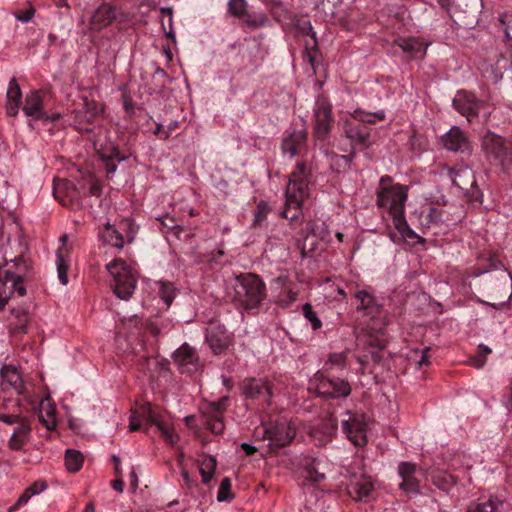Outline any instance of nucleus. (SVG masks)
<instances>
[{"mask_svg":"<svg viewBox=\"0 0 512 512\" xmlns=\"http://www.w3.org/2000/svg\"><path fill=\"white\" fill-rule=\"evenodd\" d=\"M389 177H382L376 193V204L380 209L382 218H391L395 229L398 232L414 235L405 218V206L408 199L407 186L396 184H385Z\"/></svg>","mask_w":512,"mask_h":512,"instance_id":"obj_1","label":"nucleus"},{"mask_svg":"<svg viewBox=\"0 0 512 512\" xmlns=\"http://www.w3.org/2000/svg\"><path fill=\"white\" fill-rule=\"evenodd\" d=\"M309 195L310 189L306 165L303 162H298L295 170L289 177L285 193V207L281 212L282 217L292 221L298 219L301 215V207Z\"/></svg>","mask_w":512,"mask_h":512,"instance_id":"obj_2","label":"nucleus"},{"mask_svg":"<svg viewBox=\"0 0 512 512\" xmlns=\"http://www.w3.org/2000/svg\"><path fill=\"white\" fill-rule=\"evenodd\" d=\"M6 268L0 269V310H3L9 299L26 293L23 278L28 272V265L21 256L11 259V265L5 258Z\"/></svg>","mask_w":512,"mask_h":512,"instance_id":"obj_3","label":"nucleus"},{"mask_svg":"<svg viewBox=\"0 0 512 512\" xmlns=\"http://www.w3.org/2000/svg\"><path fill=\"white\" fill-rule=\"evenodd\" d=\"M0 421L7 425H16L8 439L7 446L12 451H20L27 445L32 436L31 422L23 416L19 401L9 405L0 404Z\"/></svg>","mask_w":512,"mask_h":512,"instance_id":"obj_4","label":"nucleus"},{"mask_svg":"<svg viewBox=\"0 0 512 512\" xmlns=\"http://www.w3.org/2000/svg\"><path fill=\"white\" fill-rule=\"evenodd\" d=\"M233 301L247 311L257 310L266 297L263 280L251 273L236 277Z\"/></svg>","mask_w":512,"mask_h":512,"instance_id":"obj_5","label":"nucleus"},{"mask_svg":"<svg viewBox=\"0 0 512 512\" xmlns=\"http://www.w3.org/2000/svg\"><path fill=\"white\" fill-rule=\"evenodd\" d=\"M124 14L120 8L108 2H103L93 9L87 17L82 16L78 22V28L84 35L100 32L111 26L114 22H121Z\"/></svg>","mask_w":512,"mask_h":512,"instance_id":"obj_6","label":"nucleus"},{"mask_svg":"<svg viewBox=\"0 0 512 512\" xmlns=\"http://www.w3.org/2000/svg\"><path fill=\"white\" fill-rule=\"evenodd\" d=\"M111 276V287L114 294L122 300H128L133 294L137 283V271L124 260L117 258L106 265Z\"/></svg>","mask_w":512,"mask_h":512,"instance_id":"obj_7","label":"nucleus"},{"mask_svg":"<svg viewBox=\"0 0 512 512\" xmlns=\"http://www.w3.org/2000/svg\"><path fill=\"white\" fill-rule=\"evenodd\" d=\"M145 424L154 425L166 442L175 444L178 441V436L174 433L172 426L162 415L158 414L149 403L142 405L131 416L129 430H139Z\"/></svg>","mask_w":512,"mask_h":512,"instance_id":"obj_8","label":"nucleus"},{"mask_svg":"<svg viewBox=\"0 0 512 512\" xmlns=\"http://www.w3.org/2000/svg\"><path fill=\"white\" fill-rule=\"evenodd\" d=\"M262 439L269 441L271 449L275 447H284L292 442L296 434V428L291 421L281 418L275 422H270L261 429Z\"/></svg>","mask_w":512,"mask_h":512,"instance_id":"obj_9","label":"nucleus"},{"mask_svg":"<svg viewBox=\"0 0 512 512\" xmlns=\"http://www.w3.org/2000/svg\"><path fill=\"white\" fill-rule=\"evenodd\" d=\"M486 155L507 170L512 164V144L501 136L487 133L483 138Z\"/></svg>","mask_w":512,"mask_h":512,"instance_id":"obj_10","label":"nucleus"},{"mask_svg":"<svg viewBox=\"0 0 512 512\" xmlns=\"http://www.w3.org/2000/svg\"><path fill=\"white\" fill-rule=\"evenodd\" d=\"M314 127L313 133L318 140H325L329 135L333 116H332V105L327 98L320 96L316 99L314 106Z\"/></svg>","mask_w":512,"mask_h":512,"instance_id":"obj_11","label":"nucleus"},{"mask_svg":"<svg viewBox=\"0 0 512 512\" xmlns=\"http://www.w3.org/2000/svg\"><path fill=\"white\" fill-rule=\"evenodd\" d=\"M343 432L355 446L367 443V423L362 415H353L349 411L341 421Z\"/></svg>","mask_w":512,"mask_h":512,"instance_id":"obj_12","label":"nucleus"},{"mask_svg":"<svg viewBox=\"0 0 512 512\" xmlns=\"http://www.w3.org/2000/svg\"><path fill=\"white\" fill-rule=\"evenodd\" d=\"M452 105L458 113L471 122L473 118L478 116L484 102L471 92L459 90L453 98Z\"/></svg>","mask_w":512,"mask_h":512,"instance_id":"obj_13","label":"nucleus"},{"mask_svg":"<svg viewBox=\"0 0 512 512\" xmlns=\"http://www.w3.org/2000/svg\"><path fill=\"white\" fill-rule=\"evenodd\" d=\"M358 302L357 310L365 312L373 321L379 320V324L373 326V329H381L386 325V315L382 310V306L376 302L375 297L366 290H359L355 294Z\"/></svg>","mask_w":512,"mask_h":512,"instance_id":"obj_14","label":"nucleus"},{"mask_svg":"<svg viewBox=\"0 0 512 512\" xmlns=\"http://www.w3.org/2000/svg\"><path fill=\"white\" fill-rule=\"evenodd\" d=\"M307 131L301 127H290L284 135L281 144L282 154L293 159L306 147Z\"/></svg>","mask_w":512,"mask_h":512,"instance_id":"obj_15","label":"nucleus"},{"mask_svg":"<svg viewBox=\"0 0 512 512\" xmlns=\"http://www.w3.org/2000/svg\"><path fill=\"white\" fill-rule=\"evenodd\" d=\"M398 475L402 479V482L399 484L401 490L408 494L420 492V476H422V472L416 464L400 462L398 465Z\"/></svg>","mask_w":512,"mask_h":512,"instance_id":"obj_16","label":"nucleus"},{"mask_svg":"<svg viewBox=\"0 0 512 512\" xmlns=\"http://www.w3.org/2000/svg\"><path fill=\"white\" fill-rule=\"evenodd\" d=\"M227 400V397H223L218 402L205 404L202 408V414L206 419L207 428L213 434H221L224 430L222 415L226 409Z\"/></svg>","mask_w":512,"mask_h":512,"instance_id":"obj_17","label":"nucleus"},{"mask_svg":"<svg viewBox=\"0 0 512 512\" xmlns=\"http://www.w3.org/2000/svg\"><path fill=\"white\" fill-rule=\"evenodd\" d=\"M414 216L417 217L422 229H429L450 221L449 213L443 207L431 204L422 206L419 211H415Z\"/></svg>","mask_w":512,"mask_h":512,"instance_id":"obj_18","label":"nucleus"},{"mask_svg":"<svg viewBox=\"0 0 512 512\" xmlns=\"http://www.w3.org/2000/svg\"><path fill=\"white\" fill-rule=\"evenodd\" d=\"M22 110L25 116L33 121L50 119L44 111L40 91L32 90L26 94Z\"/></svg>","mask_w":512,"mask_h":512,"instance_id":"obj_19","label":"nucleus"},{"mask_svg":"<svg viewBox=\"0 0 512 512\" xmlns=\"http://www.w3.org/2000/svg\"><path fill=\"white\" fill-rule=\"evenodd\" d=\"M318 392L325 397H347L351 387L348 382L339 378H323L319 381Z\"/></svg>","mask_w":512,"mask_h":512,"instance_id":"obj_20","label":"nucleus"},{"mask_svg":"<svg viewBox=\"0 0 512 512\" xmlns=\"http://www.w3.org/2000/svg\"><path fill=\"white\" fill-rule=\"evenodd\" d=\"M374 489L371 477L361 474L352 476L347 485L348 494L356 501H365Z\"/></svg>","mask_w":512,"mask_h":512,"instance_id":"obj_21","label":"nucleus"},{"mask_svg":"<svg viewBox=\"0 0 512 512\" xmlns=\"http://www.w3.org/2000/svg\"><path fill=\"white\" fill-rule=\"evenodd\" d=\"M174 361L182 372L193 373L199 369L198 355L196 351L187 344L181 345L174 352Z\"/></svg>","mask_w":512,"mask_h":512,"instance_id":"obj_22","label":"nucleus"},{"mask_svg":"<svg viewBox=\"0 0 512 512\" xmlns=\"http://www.w3.org/2000/svg\"><path fill=\"white\" fill-rule=\"evenodd\" d=\"M333 464L325 457L313 458L305 468V478L311 482H321L332 470Z\"/></svg>","mask_w":512,"mask_h":512,"instance_id":"obj_23","label":"nucleus"},{"mask_svg":"<svg viewBox=\"0 0 512 512\" xmlns=\"http://www.w3.org/2000/svg\"><path fill=\"white\" fill-rule=\"evenodd\" d=\"M1 387L3 390H14L17 394L24 393V382L21 373L12 365L1 368Z\"/></svg>","mask_w":512,"mask_h":512,"instance_id":"obj_24","label":"nucleus"},{"mask_svg":"<svg viewBox=\"0 0 512 512\" xmlns=\"http://www.w3.org/2000/svg\"><path fill=\"white\" fill-rule=\"evenodd\" d=\"M206 340L215 354L222 353L230 344V336L221 325L210 327L207 330Z\"/></svg>","mask_w":512,"mask_h":512,"instance_id":"obj_25","label":"nucleus"},{"mask_svg":"<svg viewBox=\"0 0 512 512\" xmlns=\"http://www.w3.org/2000/svg\"><path fill=\"white\" fill-rule=\"evenodd\" d=\"M37 415L40 423L47 430H54L57 426L56 406L50 397L43 398L37 407Z\"/></svg>","mask_w":512,"mask_h":512,"instance_id":"obj_26","label":"nucleus"},{"mask_svg":"<svg viewBox=\"0 0 512 512\" xmlns=\"http://www.w3.org/2000/svg\"><path fill=\"white\" fill-rule=\"evenodd\" d=\"M443 144L447 150L450 151H463L467 149L468 142L463 131L457 127L453 126L443 137Z\"/></svg>","mask_w":512,"mask_h":512,"instance_id":"obj_27","label":"nucleus"},{"mask_svg":"<svg viewBox=\"0 0 512 512\" xmlns=\"http://www.w3.org/2000/svg\"><path fill=\"white\" fill-rule=\"evenodd\" d=\"M6 96H7L6 112L9 116L15 117L19 113L21 99H22L21 89L17 83L16 78H12L9 81Z\"/></svg>","mask_w":512,"mask_h":512,"instance_id":"obj_28","label":"nucleus"},{"mask_svg":"<svg viewBox=\"0 0 512 512\" xmlns=\"http://www.w3.org/2000/svg\"><path fill=\"white\" fill-rule=\"evenodd\" d=\"M241 387L244 395L248 398H258L271 394L270 386L263 379L244 380Z\"/></svg>","mask_w":512,"mask_h":512,"instance_id":"obj_29","label":"nucleus"},{"mask_svg":"<svg viewBox=\"0 0 512 512\" xmlns=\"http://www.w3.org/2000/svg\"><path fill=\"white\" fill-rule=\"evenodd\" d=\"M453 184L461 190H468L476 183L474 172L468 167H460L451 172Z\"/></svg>","mask_w":512,"mask_h":512,"instance_id":"obj_30","label":"nucleus"},{"mask_svg":"<svg viewBox=\"0 0 512 512\" xmlns=\"http://www.w3.org/2000/svg\"><path fill=\"white\" fill-rule=\"evenodd\" d=\"M398 45L403 52L409 54L412 58L423 57L427 50V44L419 38H403L398 41Z\"/></svg>","mask_w":512,"mask_h":512,"instance_id":"obj_31","label":"nucleus"},{"mask_svg":"<svg viewBox=\"0 0 512 512\" xmlns=\"http://www.w3.org/2000/svg\"><path fill=\"white\" fill-rule=\"evenodd\" d=\"M99 237L103 242L118 249H122L124 246V237L110 223L105 224L104 228L99 232Z\"/></svg>","mask_w":512,"mask_h":512,"instance_id":"obj_32","label":"nucleus"},{"mask_svg":"<svg viewBox=\"0 0 512 512\" xmlns=\"http://www.w3.org/2000/svg\"><path fill=\"white\" fill-rule=\"evenodd\" d=\"M217 462L213 456L203 455L200 459V473L202 481L208 484L214 476Z\"/></svg>","mask_w":512,"mask_h":512,"instance_id":"obj_33","label":"nucleus"},{"mask_svg":"<svg viewBox=\"0 0 512 512\" xmlns=\"http://www.w3.org/2000/svg\"><path fill=\"white\" fill-rule=\"evenodd\" d=\"M56 267H57V275L60 283L62 285L68 284V275L67 272L70 267V261L65 255L62 248L58 249L56 252Z\"/></svg>","mask_w":512,"mask_h":512,"instance_id":"obj_34","label":"nucleus"},{"mask_svg":"<svg viewBox=\"0 0 512 512\" xmlns=\"http://www.w3.org/2000/svg\"><path fill=\"white\" fill-rule=\"evenodd\" d=\"M503 502L497 498L490 497L487 500H479L478 502L470 505L468 512H498Z\"/></svg>","mask_w":512,"mask_h":512,"instance_id":"obj_35","label":"nucleus"},{"mask_svg":"<svg viewBox=\"0 0 512 512\" xmlns=\"http://www.w3.org/2000/svg\"><path fill=\"white\" fill-rule=\"evenodd\" d=\"M157 287L159 297L168 308L176 297L178 290L175 288L173 283L167 281H159L157 283Z\"/></svg>","mask_w":512,"mask_h":512,"instance_id":"obj_36","label":"nucleus"},{"mask_svg":"<svg viewBox=\"0 0 512 512\" xmlns=\"http://www.w3.org/2000/svg\"><path fill=\"white\" fill-rule=\"evenodd\" d=\"M65 464L69 471L77 472L83 464L82 454L76 450H67L65 455Z\"/></svg>","mask_w":512,"mask_h":512,"instance_id":"obj_37","label":"nucleus"},{"mask_svg":"<svg viewBox=\"0 0 512 512\" xmlns=\"http://www.w3.org/2000/svg\"><path fill=\"white\" fill-rule=\"evenodd\" d=\"M303 316L310 323L313 330H319L322 327V322L318 314L313 310L311 304L305 303L302 307Z\"/></svg>","mask_w":512,"mask_h":512,"instance_id":"obj_38","label":"nucleus"},{"mask_svg":"<svg viewBox=\"0 0 512 512\" xmlns=\"http://www.w3.org/2000/svg\"><path fill=\"white\" fill-rule=\"evenodd\" d=\"M434 483L443 491H449L456 484V478L450 473H441L434 476Z\"/></svg>","mask_w":512,"mask_h":512,"instance_id":"obj_39","label":"nucleus"},{"mask_svg":"<svg viewBox=\"0 0 512 512\" xmlns=\"http://www.w3.org/2000/svg\"><path fill=\"white\" fill-rule=\"evenodd\" d=\"M309 231L312 235L325 239L329 236L327 225L323 221H315L308 224Z\"/></svg>","mask_w":512,"mask_h":512,"instance_id":"obj_40","label":"nucleus"},{"mask_svg":"<svg viewBox=\"0 0 512 512\" xmlns=\"http://www.w3.org/2000/svg\"><path fill=\"white\" fill-rule=\"evenodd\" d=\"M352 116L357 120L367 122V123H374V120L372 119V117H376L379 120L385 119L384 111H377L375 113H365L362 110H355L353 112Z\"/></svg>","mask_w":512,"mask_h":512,"instance_id":"obj_41","label":"nucleus"},{"mask_svg":"<svg viewBox=\"0 0 512 512\" xmlns=\"http://www.w3.org/2000/svg\"><path fill=\"white\" fill-rule=\"evenodd\" d=\"M247 3L245 0H229L228 11L235 17H242L246 13Z\"/></svg>","mask_w":512,"mask_h":512,"instance_id":"obj_42","label":"nucleus"},{"mask_svg":"<svg viewBox=\"0 0 512 512\" xmlns=\"http://www.w3.org/2000/svg\"><path fill=\"white\" fill-rule=\"evenodd\" d=\"M160 14L162 17L170 18V31H166V25L164 21L161 22V25L166 37L175 40V33L173 30V9L171 7H162L160 9Z\"/></svg>","mask_w":512,"mask_h":512,"instance_id":"obj_43","label":"nucleus"},{"mask_svg":"<svg viewBox=\"0 0 512 512\" xmlns=\"http://www.w3.org/2000/svg\"><path fill=\"white\" fill-rule=\"evenodd\" d=\"M347 138L357 141L359 143L364 142L367 139V134L357 128H353L349 122H346L344 127Z\"/></svg>","mask_w":512,"mask_h":512,"instance_id":"obj_44","label":"nucleus"},{"mask_svg":"<svg viewBox=\"0 0 512 512\" xmlns=\"http://www.w3.org/2000/svg\"><path fill=\"white\" fill-rule=\"evenodd\" d=\"M231 489V480L229 478H224L219 486L217 499L219 502L228 501L232 499V494L230 493Z\"/></svg>","mask_w":512,"mask_h":512,"instance_id":"obj_45","label":"nucleus"},{"mask_svg":"<svg viewBox=\"0 0 512 512\" xmlns=\"http://www.w3.org/2000/svg\"><path fill=\"white\" fill-rule=\"evenodd\" d=\"M245 22L252 28H258L265 26L268 23V19L263 13L249 14Z\"/></svg>","mask_w":512,"mask_h":512,"instance_id":"obj_46","label":"nucleus"},{"mask_svg":"<svg viewBox=\"0 0 512 512\" xmlns=\"http://www.w3.org/2000/svg\"><path fill=\"white\" fill-rule=\"evenodd\" d=\"M346 363V354L341 353H333L330 355L328 362L326 363L327 369L335 366V369H343Z\"/></svg>","mask_w":512,"mask_h":512,"instance_id":"obj_47","label":"nucleus"},{"mask_svg":"<svg viewBox=\"0 0 512 512\" xmlns=\"http://www.w3.org/2000/svg\"><path fill=\"white\" fill-rule=\"evenodd\" d=\"M33 495L30 494L28 492V489H26L23 494L18 498L16 504H14L13 506H11L9 509H8V512H14L16 511V509L20 506H23L25 505L29 499L32 497Z\"/></svg>","mask_w":512,"mask_h":512,"instance_id":"obj_48","label":"nucleus"},{"mask_svg":"<svg viewBox=\"0 0 512 512\" xmlns=\"http://www.w3.org/2000/svg\"><path fill=\"white\" fill-rule=\"evenodd\" d=\"M47 488V484L44 481L38 480L30 485L27 489L33 496L40 494Z\"/></svg>","mask_w":512,"mask_h":512,"instance_id":"obj_49","label":"nucleus"},{"mask_svg":"<svg viewBox=\"0 0 512 512\" xmlns=\"http://www.w3.org/2000/svg\"><path fill=\"white\" fill-rule=\"evenodd\" d=\"M35 11L33 9H28L21 11L15 15L16 19L22 23H28L32 20Z\"/></svg>","mask_w":512,"mask_h":512,"instance_id":"obj_50","label":"nucleus"},{"mask_svg":"<svg viewBox=\"0 0 512 512\" xmlns=\"http://www.w3.org/2000/svg\"><path fill=\"white\" fill-rule=\"evenodd\" d=\"M102 161L107 174H112L117 170V165L111 156H102Z\"/></svg>","mask_w":512,"mask_h":512,"instance_id":"obj_51","label":"nucleus"},{"mask_svg":"<svg viewBox=\"0 0 512 512\" xmlns=\"http://www.w3.org/2000/svg\"><path fill=\"white\" fill-rule=\"evenodd\" d=\"M162 127L163 126H162L161 123H156V127H155L153 133L155 135H158L160 139L165 140V139H167L169 137L171 128L169 130H165L164 131V130H162Z\"/></svg>","mask_w":512,"mask_h":512,"instance_id":"obj_52","label":"nucleus"},{"mask_svg":"<svg viewBox=\"0 0 512 512\" xmlns=\"http://www.w3.org/2000/svg\"><path fill=\"white\" fill-rule=\"evenodd\" d=\"M399 234L403 240L415 239L420 244H423L426 241L425 238L418 235L415 231H414V235H410V233H406V232H399Z\"/></svg>","mask_w":512,"mask_h":512,"instance_id":"obj_53","label":"nucleus"},{"mask_svg":"<svg viewBox=\"0 0 512 512\" xmlns=\"http://www.w3.org/2000/svg\"><path fill=\"white\" fill-rule=\"evenodd\" d=\"M485 363H486V359H485V357H482L481 355H478V356L470 359V364L477 369L482 368L485 365Z\"/></svg>","mask_w":512,"mask_h":512,"instance_id":"obj_54","label":"nucleus"},{"mask_svg":"<svg viewBox=\"0 0 512 512\" xmlns=\"http://www.w3.org/2000/svg\"><path fill=\"white\" fill-rule=\"evenodd\" d=\"M428 350H429V348H425L424 350L421 351L420 359L417 360L418 367H422L423 365H426L428 363V357H427Z\"/></svg>","mask_w":512,"mask_h":512,"instance_id":"obj_55","label":"nucleus"},{"mask_svg":"<svg viewBox=\"0 0 512 512\" xmlns=\"http://www.w3.org/2000/svg\"><path fill=\"white\" fill-rule=\"evenodd\" d=\"M129 476H130V484H131L132 488H134V489L137 488V486H138V476L136 474V471H135L134 467L131 468Z\"/></svg>","mask_w":512,"mask_h":512,"instance_id":"obj_56","label":"nucleus"},{"mask_svg":"<svg viewBox=\"0 0 512 512\" xmlns=\"http://www.w3.org/2000/svg\"><path fill=\"white\" fill-rule=\"evenodd\" d=\"M478 349H479V355H481L482 357H485V358L487 357V355H489L492 352V350L484 344H480L478 346Z\"/></svg>","mask_w":512,"mask_h":512,"instance_id":"obj_57","label":"nucleus"},{"mask_svg":"<svg viewBox=\"0 0 512 512\" xmlns=\"http://www.w3.org/2000/svg\"><path fill=\"white\" fill-rule=\"evenodd\" d=\"M112 487L114 490L122 493L124 489V482L121 479H116L115 481H113Z\"/></svg>","mask_w":512,"mask_h":512,"instance_id":"obj_58","label":"nucleus"},{"mask_svg":"<svg viewBox=\"0 0 512 512\" xmlns=\"http://www.w3.org/2000/svg\"><path fill=\"white\" fill-rule=\"evenodd\" d=\"M91 105H93L92 108H90L89 110H87V120L90 121L92 117H94L95 115H97L99 113V109L96 105H94V103H91Z\"/></svg>","mask_w":512,"mask_h":512,"instance_id":"obj_59","label":"nucleus"},{"mask_svg":"<svg viewBox=\"0 0 512 512\" xmlns=\"http://www.w3.org/2000/svg\"><path fill=\"white\" fill-rule=\"evenodd\" d=\"M242 449L246 452L247 455H251L256 451V448L246 442L241 444Z\"/></svg>","mask_w":512,"mask_h":512,"instance_id":"obj_60","label":"nucleus"},{"mask_svg":"<svg viewBox=\"0 0 512 512\" xmlns=\"http://www.w3.org/2000/svg\"><path fill=\"white\" fill-rule=\"evenodd\" d=\"M181 476L183 478V481L184 483L188 486V487H191L192 484H193V481L192 479L190 478L188 472L186 470H182L181 471Z\"/></svg>","mask_w":512,"mask_h":512,"instance_id":"obj_61","label":"nucleus"},{"mask_svg":"<svg viewBox=\"0 0 512 512\" xmlns=\"http://www.w3.org/2000/svg\"><path fill=\"white\" fill-rule=\"evenodd\" d=\"M112 459H113V461L115 463V473H116V475L120 476L121 475L120 459L116 455H114L112 457Z\"/></svg>","mask_w":512,"mask_h":512,"instance_id":"obj_62","label":"nucleus"},{"mask_svg":"<svg viewBox=\"0 0 512 512\" xmlns=\"http://www.w3.org/2000/svg\"><path fill=\"white\" fill-rule=\"evenodd\" d=\"M507 407L512 411V380L509 387V395L507 399Z\"/></svg>","mask_w":512,"mask_h":512,"instance_id":"obj_63","label":"nucleus"},{"mask_svg":"<svg viewBox=\"0 0 512 512\" xmlns=\"http://www.w3.org/2000/svg\"><path fill=\"white\" fill-rule=\"evenodd\" d=\"M90 192L92 195H99L100 194V187L97 183L92 184L90 188Z\"/></svg>","mask_w":512,"mask_h":512,"instance_id":"obj_64","label":"nucleus"}]
</instances>
